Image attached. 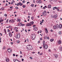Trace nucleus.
<instances>
[{"label":"nucleus","mask_w":62,"mask_h":62,"mask_svg":"<svg viewBox=\"0 0 62 62\" xmlns=\"http://www.w3.org/2000/svg\"><path fill=\"white\" fill-rule=\"evenodd\" d=\"M26 49L28 51H29V50H31L32 49V46L31 45H29L26 46Z\"/></svg>","instance_id":"1"},{"label":"nucleus","mask_w":62,"mask_h":62,"mask_svg":"<svg viewBox=\"0 0 62 62\" xmlns=\"http://www.w3.org/2000/svg\"><path fill=\"white\" fill-rule=\"evenodd\" d=\"M31 38L33 40L35 39V35L34 34H33L31 35Z\"/></svg>","instance_id":"2"},{"label":"nucleus","mask_w":62,"mask_h":62,"mask_svg":"<svg viewBox=\"0 0 62 62\" xmlns=\"http://www.w3.org/2000/svg\"><path fill=\"white\" fill-rule=\"evenodd\" d=\"M43 15L44 16H46L47 15V12L46 11V10H45L42 13Z\"/></svg>","instance_id":"3"},{"label":"nucleus","mask_w":62,"mask_h":62,"mask_svg":"<svg viewBox=\"0 0 62 62\" xmlns=\"http://www.w3.org/2000/svg\"><path fill=\"white\" fill-rule=\"evenodd\" d=\"M33 27H34V30H35V31H37L38 30V27H36V25H34L33 26Z\"/></svg>","instance_id":"4"},{"label":"nucleus","mask_w":62,"mask_h":62,"mask_svg":"<svg viewBox=\"0 0 62 62\" xmlns=\"http://www.w3.org/2000/svg\"><path fill=\"white\" fill-rule=\"evenodd\" d=\"M7 51L9 53H11L12 52V50L10 48H9L7 49Z\"/></svg>","instance_id":"5"},{"label":"nucleus","mask_w":62,"mask_h":62,"mask_svg":"<svg viewBox=\"0 0 62 62\" xmlns=\"http://www.w3.org/2000/svg\"><path fill=\"white\" fill-rule=\"evenodd\" d=\"M43 48H44V49L46 50L48 48V45L47 44H45L44 46H43Z\"/></svg>","instance_id":"6"},{"label":"nucleus","mask_w":62,"mask_h":62,"mask_svg":"<svg viewBox=\"0 0 62 62\" xmlns=\"http://www.w3.org/2000/svg\"><path fill=\"white\" fill-rule=\"evenodd\" d=\"M20 37V34H18L16 38V39H19Z\"/></svg>","instance_id":"7"},{"label":"nucleus","mask_w":62,"mask_h":62,"mask_svg":"<svg viewBox=\"0 0 62 62\" xmlns=\"http://www.w3.org/2000/svg\"><path fill=\"white\" fill-rule=\"evenodd\" d=\"M9 22H11L12 23H14L15 22V21H14V19H12L11 20H9Z\"/></svg>","instance_id":"8"},{"label":"nucleus","mask_w":62,"mask_h":62,"mask_svg":"<svg viewBox=\"0 0 62 62\" xmlns=\"http://www.w3.org/2000/svg\"><path fill=\"white\" fill-rule=\"evenodd\" d=\"M26 25L27 26H31V24L30 23L26 24Z\"/></svg>","instance_id":"9"},{"label":"nucleus","mask_w":62,"mask_h":62,"mask_svg":"<svg viewBox=\"0 0 62 62\" xmlns=\"http://www.w3.org/2000/svg\"><path fill=\"white\" fill-rule=\"evenodd\" d=\"M58 43L59 44H61V40H60V39H59V40L58 41Z\"/></svg>","instance_id":"10"},{"label":"nucleus","mask_w":62,"mask_h":62,"mask_svg":"<svg viewBox=\"0 0 62 62\" xmlns=\"http://www.w3.org/2000/svg\"><path fill=\"white\" fill-rule=\"evenodd\" d=\"M9 59L8 58H6V61L7 62H9Z\"/></svg>","instance_id":"11"},{"label":"nucleus","mask_w":62,"mask_h":62,"mask_svg":"<svg viewBox=\"0 0 62 62\" xmlns=\"http://www.w3.org/2000/svg\"><path fill=\"white\" fill-rule=\"evenodd\" d=\"M45 32L47 34L48 33V29L47 28L45 29Z\"/></svg>","instance_id":"12"},{"label":"nucleus","mask_w":62,"mask_h":62,"mask_svg":"<svg viewBox=\"0 0 62 62\" xmlns=\"http://www.w3.org/2000/svg\"><path fill=\"white\" fill-rule=\"evenodd\" d=\"M62 27V25L61 24H60L59 25V28L60 29H61Z\"/></svg>","instance_id":"13"},{"label":"nucleus","mask_w":62,"mask_h":62,"mask_svg":"<svg viewBox=\"0 0 62 62\" xmlns=\"http://www.w3.org/2000/svg\"><path fill=\"white\" fill-rule=\"evenodd\" d=\"M57 17V16L54 15V16H52V18H54V19H56Z\"/></svg>","instance_id":"14"},{"label":"nucleus","mask_w":62,"mask_h":62,"mask_svg":"<svg viewBox=\"0 0 62 62\" xmlns=\"http://www.w3.org/2000/svg\"><path fill=\"white\" fill-rule=\"evenodd\" d=\"M9 34L10 37H11V36H12V34H11V32H10L9 33Z\"/></svg>","instance_id":"15"},{"label":"nucleus","mask_w":62,"mask_h":62,"mask_svg":"<svg viewBox=\"0 0 62 62\" xmlns=\"http://www.w3.org/2000/svg\"><path fill=\"white\" fill-rule=\"evenodd\" d=\"M56 29H58L59 28V25L58 24H56Z\"/></svg>","instance_id":"16"},{"label":"nucleus","mask_w":62,"mask_h":62,"mask_svg":"<svg viewBox=\"0 0 62 62\" xmlns=\"http://www.w3.org/2000/svg\"><path fill=\"white\" fill-rule=\"evenodd\" d=\"M45 45V41H43V46H44Z\"/></svg>","instance_id":"17"},{"label":"nucleus","mask_w":62,"mask_h":62,"mask_svg":"<svg viewBox=\"0 0 62 62\" xmlns=\"http://www.w3.org/2000/svg\"><path fill=\"white\" fill-rule=\"evenodd\" d=\"M37 2H38V3H39V4H40V3H41V0H39V1H37Z\"/></svg>","instance_id":"18"},{"label":"nucleus","mask_w":62,"mask_h":62,"mask_svg":"<svg viewBox=\"0 0 62 62\" xmlns=\"http://www.w3.org/2000/svg\"><path fill=\"white\" fill-rule=\"evenodd\" d=\"M17 22H19V23H20L21 22V19H18L17 20Z\"/></svg>","instance_id":"19"},{"label":"nucleus","mask_w":62,"mask_h":62,"mask_svg":"<svg viewBox=\"0 0 62 62\" xmlns=\"http://www.w3.org/2000/svg\"><path fill=\"white\" fill-rule=\"evenodd\" d=\"M48 8H51V6L50 5H49L48 7Z\"/></svg>","instance_id":"20"},{"label":"nucleus","mask_w":62,"mask_h":62,"mask_svg":"<svg viewBox=\"0 0 62 62\" xmlns=\"http://www.w3.org/2000/svg\"><path fill=\"white\" fill-rule=\"evenodd\" d=\"M30 23L31 24H31H33L34 23V22H33V21H32L31 22H30Z\"/></svg>","instance_id":"21"},{"label":"nucleus","mask_w":62,"mask_h":62,"mask_svg":"<svg viewBox=\"0 0 62 62\" xmlns=\"http://www.w3.org/2000/svg\"><path fill=\"white\" fill-rule=\"evenodd\" d=\"M50 41H51V42H52V41H53L54 40V39H50Z\"/></svg>","instance_id":"22"},{"label":"nucleus","mask_w":62,"mask_h":62,"mask_svg":"<svg viewBox=\"0 0 62 62\" xmlns=\"http://www.w3.org/2000/svg\"><path fill=\"white\" fill-rule=\"evenodd\" d=\"M53 28L54 29H56V26H54L53 27Z\"/></svg>","instance_id":"23"},{"label":"nucleus","mask_w":62,"mask_h":62,"mask_svg":"<svg viewBox=\"0 0 62 62\" xmlns=\"http://www.w3.org/2000/svg\"><path fill=\"white\" fill-rule=\"evenodd\" d=\"M19 5L20 6H22L23 5V4H22V3L21 2H19Z\"/></svg>","instance_id":"24"},{"label":"nucleus","mask_w":62,"mask_h":62,"mask_svg":"<svg viewBox=\"0 0 62 62\" xmlns=\"http://www.w3.org/2000/svg\"><path fill=\"white\" fill-rule=\"evenodd\" d=\"M6 31H7L6 30V29H4V31L5 34H7V33L6 32Z\"/></svg>","instance_id":"25"},{"label":"nucleus","mask_w":62,"mask_h":62,"mask_svg":"<svg viewBox=\"0 0 62 62\" xmlns=\"http://www.w3.org/2000/svg\"><path fill=\"white\" fill-rule=\"evenodd\" d=\"M14 29H15V30H17V29H18V28L17 27H16L14 28Z\"/></svg>","instance_id":"26"},{"label":"nucleus","mask_w":62,"mask_h":62,"mask_svg":"<svg viewBox=\"0 0 62 62\" xmlns=\"http://www.w3.org/2000/svg\"><path fill=\"white\" fill-rule=\"evenodd\" d=\"M58 56L57 55V54H55V57L56 58H57Z\"/></svg>","instance_id":"27"},{"label":"nucleus","mask_w":62,"mask_h":62,"mask_svg":"<svg viewBox=\"0 0 62 62\" xmlns=\"http://www.w3.org/2000/svg\"><path fill=\"white\" fill-rule=\"evenodd\" d=\"M21 23H19L18 24V26H21Z\"/></svg>","instance_id":"28"},{"label":"nucleus","mask_w":62,"mask_h":62,"mask_svg":"<svg viewBox=\"0 0 62 62\" xmlns=\"http://www.w3.org/2000/svg\"><path fill=\"white\" fill-rule=\"evenodd\" d=\"M42 54H43V53H41L39 54V55H42Z\"/></svg>","instance_id":"29"},{"label":"nucleus","mask_w":62,"mask_h":62,"mask_svg":"<svg viewBox=\"0 0 62 62\" xmlns=\"http://www.w3.org/2000/svg\"><path fill=\"white\" fill-rule=\"evenodd\" d=\"M20 61L18 60H16V61L15 62H19Z\"/></svg>","instance_id":"30"},{"label":"nucleus","mask_w":62,"mask_h":62,"mask_svg":"<svg viewBox=\"0 0 62 62\" xmlns=\"http://www.w3.org/2000/svg\"><path fill=\"white\" fill-rule=\"evenodd\" d=\"M31 7H34V4H32L31 5Z\"/></svg>","instance_id":"31"},{"label":"nucleus","mask_w":62,"mask_h":62,"mask_svg":"<svg viewBox=\"0 0 62 62\" xmlns=\"http://www.w3.org/2000/svg\"><path fill=\"white\" fill-rule=\"evenodd\" d=\"M5 49H6V46H4L3 47V50H5Z\"/></svg>","instance_id":"32"},{"label":"nucleus","mask_w":62,"mask_h":62,"mask_svg":"<svg viewBox=\"0 0 62 62\" xmlns=\"http://www.w3.org/2000/svg\"><path fill=\"white\" fill-rule=\"evenodd\" d=\"M31 20H33V19H34V17H31Z\"/></svg>","instance_id":"33"},{"label":"nucleus","mask_w":62,"mask_h":62,"mask_svg":"<svg viewBox=\"0 0 62 62\" xmlns=\"http://www.w3.org/2000/svg\"><path fill=\"white\" fill-rule=\"evenodd\" d=\"M47 36H46L45 37H44V39H47Z\"/></svg>","instance_id":"34"},{"label":"nucleus","mask_w":62,"mask_h":62,"mask_svg":"<svg viewBox=\"0 0 62 62\" xmlns=\"http://www.w3.org/2000/svg\"><path fill=\"white\" fill-rule=\"evenodd\" d=\"M3 9H4V8H1L0 9V10H3Z\"/></svg>","instance_id":"35"},{"label":"nucleus","mask_w":62,"mask_h":62,"mask_svg":"<svg viewBox=\"0 0 62 62\" xmlns=\"http://www.w3.org/2000/svg\"><path fill=\"white\" fill-rule=\"evenodd\" d=\"M27 42H29V39H27Z\"/></svg>","instance_id":"36"},{"label":"nucleus","mask_w":62,"mask_h":62,"mask_svg":"<svg viewBox=\"0 0 62 62\" xmlns=\"http://www.w3.org/2000/svg\"><path fill=\"white\" fill-rule=\"evenodd\" d=\"M17 42L18 43H20V41H17Z\"/></svg>","instance_id":"37"},{"label":"nucleus","mask_w":62,"mask_h":62,"mask_svg":"<svg viewBox=\"0 0 62 62\" xmlns=\"http://www.w3.org/2000/svg\"><path fill=\"white\" fill-rule=\"evenodd\" d=\"M59 34H60V35L61 34V31H60L59 32Z\"/></svg>","instance_id":"38"},{"label":"nucleus","mask_w":62,"mask_h":62,"mask_svg":"<svg viewBox=\"0 0 62 62\" xmlns=\"http://www.w3.org/2000/svg\"><path fill=\"white\" fill-rule=\"evenodd\" d=\"M23 8H24L25 7V5H23Z\"/></svg>","instance_id":"39"},{"label":"nucleus","mask_w":62,"mask_h":62,"mask_svg":"<svg viewBox=\"0 0 62 62\" xmlns=\"http://www.w3.org/2000/svg\"><path fill=\"white\" fill-rule=\"evenodd\" d=\"M10 8H13V6H11V7H10Z\"/></svg>","instance_id":"40"},{"label":"nucleus","mask_w":62,"mask_h":62,"mask_svg":"<svg viewBox=\"0 0 62 62\" xmlns=\"http://www.w3.org/2000/svg\"><path fill=\"white\" fill-rule=\"evenodd\" d=\"M25 11L26 12V13H27V12L28 11V10H26Z\"/></svg>","instance_id":"41"},{"label":"nucleus","mask_w":62,"mask_h":62,"mask_svg":"<svg viewBox=\"0 0 62 62\" xmlns=\"http://www.w3.org/2000/svg\"><path fill=\"white\" fill-rule=\"evenodd\" d=\"M8 27L9 28H10L11 27V26H8Z\"/></svg>","instance_id":"42"},{"label":"nucleus","mask_w":62,"mask_h":62,"mask_svg":"<svg viewBox=\"0 0 62 62\" xmlns=\"http://www.w3.org/2000/svg\"><path fill=\"white\" fill-rule=\"evenodd\" d=\"M28 15H31V14L30 13H28Z\"/></svg>","instance_id":"43"},{"label":"nucleus","mask_w":62,"mask_h":62,"mask_svg":"<svg viewBox=\"0 0 62 62\" xmlns=\"http://www.w3.org/2000/svg\"><path fill=\"white\" fill-rule=\"evenodd\" d=\"M16 60L15 59L14 60V62H16Z\"/></svg>","instance_id":"44"},{"label":"nucleus","mask_w":62,"mask_h":62,"mask_svg":"<svg viewBox=\"0 0 62 62\" xmlns=\"http://www.w3.org/2000/svg\"><path fill=\"white\" fill-rule=\"evenodd\" d=\"M25 0H23V3H25Z\"/></svg>","instance_id":"45"},{"label":"nucleus","mask_w":62,"mask_h":62,"mask_svg":"<svg viewBox=\"0 0 62 62\" xmlns=\"http://www.w3.org/2000/svg\"><path fill=\"white\" fill-rule=\"evenodd\" d=\"M21 25V26H24V24H22Z\"/></svg>","instance_id":"46"},{"label":"nucleus","mask_w":62,"mask_h":62,"mask_svg":"<svg viewBox=\"0 0 62 62\" xmlns=\"http://www.w3.org/2000/svg\"><path fill=\"white\" fill-rule=\"evenodd\" d=\"M13 3V1L11 2V4L12 5Z\"/></svg>","instance_id":"47"},{"label":"nucleus","mask_w":62,"mask_h":62,"mask_svg":"<svg viewBox=\"0 0 62 62\" xmlns=\"http://www.w3.org/2000/svg\"><path fill=\"white\" fill-rule=\"evenodd\" d=\"M4 16H5V17H7V15L6 14H5L4 15Z\"/></svg>","instance_id":"48"},{"label":"nucleus","mask_w":62,"mask_h":62,"mask_svg":"<svg viewBox=\"0 0 62 62\" xmlns=\"http://www.w3.org/2000/svg\"><path fill=\"white\" fill-rule=\"evenodd\" d=\"M50 31H51V32H53V30H51Z\"/></svg>","instance_id":"49"},{"label":"nucleus","mask_w":62,"mask_h":62,"mask_svg":"<svg viewBox=\"0 0 62 62\" xmlns=\"http://www.w3.org/2000/svg\"><path fill=\"white\" fill-rule=\"evenodd\" d=\"M13 55L14 56H15V54H13Z\"/></svg>","instance_id":"50"},{"label":"nucleus","mask_w":62,"mask_h":62,"mask_svg":"<svg viewBox=\"0 0 62 62\" xmlns=\"http://www.w3.org/2000/svg\"><path fill=\"white\" fill-rule=\"evenodd\" d=\"M1 22H3L4 21V20H3V19H2L0 21Z\"/></svg>","instance_id":"51"},{"label":"nucleus","mask_w":62,"mask_h":62,"mask_svg":"<svg viewBox=\"0 0 62 62\" xmlns=\"http://www.w3.org/2000/svg\"><path fill=\"white\" fill-rule=\"evenodd\" d=\"M47 39H49V38L48 37H47Z\"/></svg>","instance_id":"52"},{"label":"nucleus","mask_w":62,"mask_h":62,"mask_svg":"<svg viewBox=\"0 0 62 62\" xmlns=\"http://www.w3.org/2000/svg\"><path fill=\"white\" fill-rule=\"evenodd\" d=\"M20 54H22V51H20Z\"/></svg>","instance_id":"53"},{"label":"nucleus","mask_w":62,"mask_h":62,"mask_svg":"<svg viewBox=\"0 0 62 62\" xmlns=\"http://www.w3.org/2000/svg\"><path fill=\"white\" fill-rule=\"evenodd\" d=\"M55 9H57V8L56 7H55Z\"/></svg>","instance_id":"54"},{"label":"nucleus","mask_w":62,"mask_h":62,"mask_svg":"<svg viewBox=\"0 0 62 62\" xmlns=\"http://www.w3.org/2000/svg\"><path fill=\"white\" fill-rule=\"evenodd\" d=\"M35 52H33L32 53V54H35Z\"/></svg>","instance_id":"55"},{"label":"nucleus","mask_w":62,"mask_h":62,"mask_svg":"<svg viewBox=\"0 0 62 62\" xmlns=\"http://www.w3.org/2000/svg\"><path fill=\"white\" fill-rule=\"evenodd\" d=\"M16 9H18V7H16Z\"/></svg>","instance_id":"56"},{"label":"nucleus","mask_w":62,"mask_h":62,"mask_svg":"<svg viewBox=\"0 0 62 62\" xmlns=\"http://www.w3.org/2000/svg\"><path fill=\"white\" fill-rule=\"evenodd\" d=\"M53 10H54V9H55V7H54L53 8Z\"/></svg>","instance_id":"57"},{"label":"nucleus","mask_w":62,"mask_h":62,"mask_svg":"<svg viewBox=\"0 0 62 62\" xmlns=\"http://www.w3.org/2000/svg\"><path fill=\"white\" fill-rule=\"evenodd\" d=\"M30 58L31 59H33V58H32V57H30Z\"/></svg>","instance_id":"58"},{"label":"nucleus","mask_w":62,"mask_h":62,"mask_svg":"<svg viewBox=\"0 0 62 62\" xmlns=\"http://www.w3.org/2000/svg\"><path fill=\"white\" fill-rule=\"evenodd\" d=\"M19 4L18 3H17V4L16 5V6H19Z\"/></svg>","instance_id":"59"},{"label":"nucleus","mask_w":62,"mask_h":62,"mask_svg":"<svg viewBox=\"0 0 62 62\" xmlns=\"http://www.w3.org/2000/svg\"><path fill=\"white\" fill-rule=\"evenodd\" d=\"M16 32H18V30L17 29V30H16Z\"/></svg>","instance_id":"60"},{"label":"nucleus","mask_w":62,"mask_h":62,"mask_svg":"<svg viewBox=\"0 0 62 62\" xmlns=\"http://www.w3.org/2000/svg\"><path fill=\"white\" fill-rule=\"evenodd\" d=\"M22 61H23L24 60V59H22Z\"/></svg>","instance_id":"61"},{"label":"nucleus","mask_w":62,"mask_h":62,"mask_svg":"<svg viewBox=\"0 0 62 62\" xmlns=\"http://www.w3.org/2000/svg\"><path fill=\"white\" fill-rule=\"evenodd\" d=\"M2 19V17L0 18V20H1Z\"/></svg>","instance_id":"62"},{"label":"nucleus","mask_w":62,"mask_h":62,"mask_svg":"<svg viewBox=\"0 0 62 62\" xmlns=\"http://www.w3.org/2000/svg\"><path fill=\"white\" fill-rule=\"evenodd\" d=\"M40 40H42V38H41L40 39Z\"/></svg>","instance_id":"63"},{"label":"nucleus","mask_w":62,"mask_h":62,"mask_svg":"<svg viewBox=\"0 0 62 62\" xmlns=\"http://www.w3.org/2000/svg\"><path fill=\"white\" fill-rule=\"evenodd\" d=\"M45 8H47V7L46 6L44 7Z\"/></svg>","instance_id":"64"}]
</instances>
